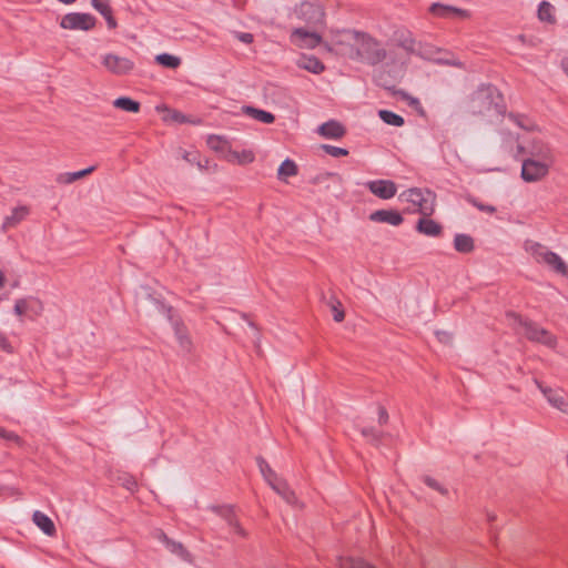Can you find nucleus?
Returning a JSON list of instances; mask_svg holds the SVG:
<instances>
[{"label": "nucleus", "mask_w": 568, "mask_h": 568, "mask_svg": "<svg viewBox=\"0 0 568 568\" xmlns=\"http://www.w3.org/2000/svg\"><path fill=\"white\" fill-rule=\"evenodd\" d=\"M243 111L246 115L262 123L271 124L275 121L273 113L256 109L254 106H245Z\"/></svg>", "instance_id": "nucleus-27"}, {"label": "nucleus", "mask_w": 568, "mask_h": 568, "mask_svg": "<svg viewBox=\"0 0 568 568\" xmlns=\"http://www.w3.org/2000/svg\"><path fill=\"white\" fill-rule=\"evenodd\" d=\"M416 41L408 30H397L392 39L390 48L395 50V48L403 49L407 55L415 52ZM396 53V51H394Z\"/></svg>", "instance_id": "nucleus-14"}, {"label": "nucleus", "mask_w": 568, "mask_h": 568, "mask_svg": "<svg viewBox=\"0 0 568 568\" xmlns=\"http://www.w3.org/2000/svg\"><path fill=\"white\" fill-rule=\"evenodd\" d=\"M173 119H174L175 121L183 122V121H184V115H182L181 113H179V112H176V111H175V112L173 113Z\"/></svg>", "instance_id": "nucleus-51"}, {"label": "nucleus", "mask_w": 568, "mask_h": 568, "mask_svg": "<svg viewBox=\"0 0 568 568\" xmlns=\"http://www.w3.org/2000/svg\"><path fill=\"white\" fill-rule=\"evenodd\" d=\"M338 567L339 568H375L374 566L365 562L361 558H354V557H341L338 559Z\"/></svg>", "instance_id": "nucleus-34"}, {"label": "nucleus", "mask_w": 568, "mask_h": 568, "mask_svg": "<svg viewBox=\"0 0 568 568\" xmlns=\"http://www.w3.org/2000/svg\"><path fill=\"white\" fill-rule=\"evenodd\" d=\"M30 213V209L27 205L17 206L11 211V214L8 215L2 224V230L7 232L8 230L17 226L20 222H22Z\"/></svg>", "instance_id": "nucleus-21"}, {"label": "nucleus", "mask_w": 568, "mask_h": 568, "mask_svg": "<svg viewBox=\"0 0 568 568\" xmlns=\"http://www.w3.org/2000/svg\"><path fill=\"white\" fill-rule=\"evenodd\" d=\"M257 462L260 469L264 478L267 480V483L272 485V483L276 481L278 477L275 474V471L268 466V464L263 458H258Z\"/></svg>", "instance_id": "nucleus-38"}, {"label": "nucleus", "mask_w": 568, "mask_h": 568, "mask_svg": "<svg viewBox=\"0 0 568 568\" xmlns=\"http://www.w3.org/2000/svg\"><path fill=\"white\" fill-rule=\"evenodd\" d=\"M318 133L324 138L341 139L345 134V129L337 121H328L318 128Z\"/></svg>", "instance_id": "nucleus-24"}, {"label": "nucleus", "mask_w": 568, "mask_h": 568, "mask_svg": "<svg viewBox=\"0 0 568 568\" xmlns=\"http://www.w3.org/2000/svg\"><path fill=\"white\" fill-rule=\"evenodd\" d=\"M207 145L211 150L220 153L223 159H225V153H227V151L231 149L226 140L216 135L209 136Z\"/></svg>", "instance_id": "nucleus-32"}, {"label": "nucleus", "mask_w": 568, "mask_h": 568, "mask_svg": "<svg viewBox=\"0 0 568 568\" xmlns=\"http://www.w3.org/2000/svg\"><path fill=\"white\" fill-rule=\"evenodd\" d=\"M327 176L328 178H338V179H341L339 175L336 174V173H327Z\"/></svg>", "instance_id": "nucleus-55"}, {"label": "nucleus", "mask_w": 568, "mask_h": 568, "mask_svg": "<svg viewBox=\"0 0 568 568\" xmlns=\"http://www.w3.org/2000/svg\"><path fill=\"white\" fill-rule=\"evenodd\" d=\"M322 36L314 29L295 28L290 36L292 44L300 49H314L322 43Z\"/></svg>", "instance_id": "nucleus-8"}, {"label": "nucleus", "mask_w": 568, "mask_h": 568, "mask_svg": "<svg viewBox=\"0 0 568 568\" xmlns=\"http://www.w3.org/2000/svg\"><path fill=\"white\" fill-rule=\"evenodd\" d=\"M173 329L181 351L190 354L193 351V342L187 327L183 322L174 321Z\"/></svg>", "instance_id": "nucleus-16"}, {"label": "nucleus", "mask_w": 568, "mask_h": 568, "mask_svg": "<svg viewBox=\"0 0 568 568\" xmlns=\"http://www.w3.org/2000/svg\"><path fill=\"white\" fill-rule=\"evenodd\" d=\"M298 173L297 165L294 161L286 159L278 168V179L284 180L285 178L295 176Z\"/></svg>", "instance_id": "nucleus-35"}, {"label": "nucleus", "mask_w": 568, "mask_h": 568, "mask_svg": "<svg viewBox=\"0 0 568 568\" xmlns=\"http://www.w3.org/2000/svg\"><path fill=\"white\" fill-rule=\"evenodd\" d=\"M369 220L377 223H387L398 226L403 223L402 214L395 210H377L369 215Z\"/></svg>", "instance_id": "nucleus-17"}, {"label": "nucleus", "mask_w": 568, "mask_h": 568, "mask_svg": "<svg viewBox=\"0 0 568 568\" xmlns=\"http://www.w3.org/2000/svg\"><path fill=\"white\" fill-rule=\"evenodd\" d=\"M94 170H95L94 166H90L88 169H84V170H81L78 172L61 173L57 176L55 181L59 184H71V183L75 182L77 180H80V179L91 174Z\"/></svg>", "instance_id": "nucleus-26"}, {"label": "nucleus", "mask_w": 568, "mask_h": 568, "mask_svg": "<svg viewBox=\"0 0 568 568\" xmlns=\"http://www.w3.org/2000/svg\"><path fill=\"white\" fill-rule=\"evenodd\" d=\"M301 13L303 16L311 14L313 18L314 27L324 23V11L317 4H313L310 2L302 3Z\"/></svg>", "instance_id": "nucleus-25"}, {"label": "nucleus", "mask_w": 568, "mask_h": 568, "mask_svg": "<svg viewBox=\"0 0 568 568\" xmlns=\"http://www.w3.org/2000/svg\"><path fill=\"white\" fill-rule=\"evenodd\" d=\"M525 248L536 263L547 265L557 274L568 277V265L558 254L550 251L547 246L537 242H526Z\"/></svg>", "instance_id": "nucleus-3"}, {"label": "nucleus", "mask_w": 568, "mask_h": 568, "mask_svg": "<svg viewBox=\"0 0 568 568\" xmlns=\"http://www.w3.org/2000/svg\"><path fill=\"white\" fill-rule=\"evenodd\" d=\"M504 109L503 95L490 84L478 88L468 101V111L477 116H498L504 113Z\"/></svg>", "instance_id": "nucleus-2"}, {"label": "nucleus", "mask_w": 568, "mask_h": 568, "mask_svg": "<svg viewBox=\"0 0 568 568\" xmlns=\"http://www.w3.org/2000/svg\"><path fill=\"white\" fill-rule=\"evenodd\" d=\"M454 247L459 253H470L475 247L474 240L467 234H456L454 237Z\"/></svg>", "instance_id": "nucleus-29"}, {"label": "nucleus", "mask_w": 568, "mask_h": 568, "mask_svg": "<svg viewBox=\"0 0 568 568\" xmlns=\"http://www.w3.org/2000/svg\"><path fill=\"white\" fill-rule=\"evenodd\" d=\"M362 435L371 440L378 442L382 437V432L373 427H364L362 429Z\"/></svg>", "instance_id": "nucleus-43"}, {"label": "nucleus", "mask_w": 568, "mask_h": 568, "mask_svg": "<svg viewBox=\"0 0 568 568\" xmlns=\"http://www.w3.org/2000/svg\"><path fill=\"white\" fill-rule=\"evenodd\" d=\"M298 68L314 74H321L325 70L324 63L314 55L302 54L296 61Z\"/></svg>", "instance_id": "nucleus-20"}, {"label": "nucleus", "mask_w": 568, "mask_h": 568, "mask_svg": "<svg viewBox=\"0 0 568 568\" xmlns=\"http://www.w3.org/2000/svg\"><path fill=\"white\" fill-rule=\"evenodd\" d=\"M429 12L433 16H435L437 18H443V19H449V18H454V17H457L459 19H469L471 16L468 10L456 8L453 6L443 4V3H433L429 7Z\"/></svg>", "instance_id": "nucleus-11"}, {"label": "nucleus", "mask_w": 568, "mask_h": 568, "mask_svg": "<svg viewBox=\"0 0 568 568\" xmlns=\"http://www.w3.org/2000/svg\"><path fill=\"white\" fill-rule=\"evenodd\" d=\"M388 422V413L385 407H378V423L379 425H385Z\"/></svg>", "instance_id": "nucleus-48"}, {"label": "nucleus", "mask_w": 568, "mask_h": 568, "mask_svg": "<svg viewBox=\"0 0 568 568\" xmlns=\"http://www.w3.org/2000/svg\"><path fill=\"white\" fill-rule=\"evenodd\" d=\"M424 483L430 487L432 489H435L437 491H439L442 495H446L447 494V489L444 488L436 479L429 477V476H425L423 478Z\"/></svg>", "instance_id": "nucleus-42"}, {"label": "nucleus", "mask_w": 568, "mask_h": 568, "mask_svg": "<svg viewBox=\"0 0 568 568\" xmlns=\"http://www.w3.org/2000/svg\"><path fill=\"white\" fill-rule=\"evenodd\" d=\"M400 197L416 207L423 216H432L436 206V194L428 189H409Z\"/></svg>", "instance_id": "nucleus-4"}, {"label": "nucleus", "mask_w": 568, "mask_h": 568, "mask_svg": "<svg viewBox=\"0 0 568 568\" xmlns=\"http://www.w3.org/2000/svg\"><path fill=\"white\" fill-rule=\"evenodd\" d=\"M508 119L514 122L515 124H517L519 128L524 129V130H531L534 124L532 122L530 121V119H528L527 116L525 115H521V114H514V113H510L508 115Z\"/></svg>", "instance_id": "nucleus-39"}, {"label": "nucleus", "mask_w": 568, "mask_h": 568, "mask_svg": "<svg viewBox=\"0 0 568 568\" xmlns=\"http://www.w3.org/2000/svg\"><path fill=\"white\" fill-rule=\"evenodd\" d=\"M212 510L220 515L236 535L242 538L247 537L246 530L241 526L233 507L231 506H213Z\"/></svg>", "instance_id": "nucleus-12"}, {"label": "nucleus", "mask_w": 568, "mask_h": 568, "mask_svg": "<svg viewBox=\"0 0 568 568\" xmlns=\"http://www.w3.org/2000/svg\"><path fill=\"white\" fill-rule=\"evenodd\" d=\"M155 61L160 65H162L164 68H169V69H176L181 64V59L180 58H178L175 55H171L169 53L158 54L155 57Z\"/></svg>", "instance_id": "nucleus-36"}, {"label": "nucleus", "mask_w": 568, "mask_h": 568, "mask_svg": "<svg viewBox=\"0 0 568 568\" xmlns=\"http://www.w3.org/2000/svg\"><path fill=\"white\" fill-rule=\"evenodd\" d=\"M335 45L339 52L352 60L376 65L382 62L396 65L404 63L394 50H386L381 41L366 32L348 30L338 36Z\"/></svg>", "instance_id": "nucleus-1"}, {"label": "nucleus", "mask_w": 568, "mask_h": 568, "mask_svg": "<svg viewBox=\"0 0 568 568\" xmlns=\"http://www.w3.org/2000/svg\"><path fill=\"white\" fill-rule=\"evenodd\" d=\"M209 160H202V168H199L200 170H209Z\"/></svg>", "instance_id": "nucleus-52"}, {"label": "nucleus", "mask_w": 568, "mask_h": 568, "mask_svg": "<svg viewBox=\"0 0 568 568\" xmlns=\"http://www.w3.org/2000/svg\"><path fill=\"white\" fill-rule=\"evenodd\" d=\"M551 166L539 160L527 158L523 161L521 178L529 183L541 181L549 174Z\"/></svg>", "instance_id": "nucleus-7"}, {"label": "nucleus", "mask_w": 568, "mask_h": 568, "mask_svg": "<svg viewBox=\"0 0 568 568\" xmlns=\"http://www.w3.org/2000/svg\"><path fill=\"white\" fill-rule=\"evenodd\" d=\"M333 316H334V321L339 323V322H343L344 318H345V313L342 308H339L338 306L334 305L333 306Z\"/></svg>", "instance_id": "nucleus-49"}, {"label": "nucleus", "mask_w": 568, "mask_h": 568, "mask_svg": "<svg viewBox=\"0 0 568 568\" xmlns=\"http://www.w3.org/2000/svg\"><path fill=\"white\" fill-rule=\"evenodd\" d=\"M101 63L105 71L116 77H122L131 73L135 67L133 60L126 57H121L115 53L103 54L101 57Z\"/></svg>", "instance_id": "nucleus-6"}, {"label": "nucleus", "mask_w": 568, "mask_h": 568, "mask_svg": "<svg viewBox=\"0 0 568 568\" xmlns=\"http://www.w3.org/2000/svg\"><path fill=\"white\" fill-rule=\"evenodd\" d=\"M538 19L542 22L555 23V8L548 1H541L538 7Z\"/></svg>", "instance_id": "nucleus-33"}, {"label": "nucleus", "mask_w": 568, "mask_h": 568, "mask_svg": "<svg viewBox=\"0 0 568 568\" xmlns=\"http://www.w3.org/2000/svg\"><path fill=\"white\" fill-rule=\"evenodd\" d=\"M528 158L532 160H539L540 162L547 163L549 165H554L556 161L552 149L547 143L541 141L532 143Z\"/></svg>", "instance_id": "nucleus-15"}, {"label": "nucleus", "mask_w": 568, "mask_h": 568, "mask_svg": "<svg viewBox=\"0 0 568 568\" xmlns=\"http://www.w3.org/2000/svg\"><path fill=\"white\" fill-rule=\"evenodd\" d=\"M367 189L377 197L388 200L397 192L396 184L389 180H375L366 183Z\"/></svg>", "instance_id": "nucleus-13"}, {"label": "nucleus", "mask_w": 568, "mask_h": 568, "mask_svg": "<svg viewBox=\"0 0 568 568\" xmlns=\"http://www.w3.org/2000/svg\"><path fill=\"white\" fill-rule=\"evenodd\" d=\"M33 524L49 537L57 535V528L52 519L40 510H36L32 515Z\"/></svg>", "instance_id": "nucleus-19"}, {"label": "nucleus", "mask_w": 568, "mask_h": 568, "mask_svg": "<svg viewBox=\"0 0 568 568\" xmlns=\"http://www.w3.org/2000/svg\"><path fill=\"white\" fill-rule=\"evenodd\" d=\"M537 387L540 389L547 402L562 414L568 415V398L564 397L551 387L544 386L539 381H535Z\"/></svg>", "instance_id": "nucleus-10"}, {"label": "nucleus", "mask_w": 568, "mask_h": 568, "mask_svg": "<svg viewBox=\"0 0 568 568\" xmlns=\"http://www.w3.org/2000/svg\"><path fill=\"white\" fill-rule=\"evenodd\" d=\"M184 160H186L191 164H196L199 168H202V159L197 152H185L183 155Z\"/></svg>", "instance_id": "nucleus-44"}, {"label": "nucleus", "mask_w": 568, "mask_h": 568, "mask_svg": "<svg viewBox=\"0 0 568 568\" xmlns=\"http://www.w3.org/2000/svg\"><path fill=\"white\" fill-rule=\"evenodd\" d=\"M429 217L430 216H423L419 219L416 224V230L427 236H440L443 233V226Z\"/></svg>", "instance_id": "nucleus-18"}, {"label": "nucleus", "mask_w": 568, "mask_h": 568, "mask_svg": "<svg viewBox=\"0 0 568 568\" xmlns=\"http://www.w3.org/2000/svg\"><path fill=\"white\" fill-rule=\"evenodd\" d=\"M113 106L131 113H138L141 109L140 102L128 97H120L115 99L113 101Z\"/></svg>", "instance_id": "nucleus-30"}, {"label": "nucleus", "mask_w": 568, "mask_h": 568, "mask_svg": "<svg viewBox=\"0 0 568 568\" xmlns=\"http://www.w3.org/2000/svg\"><path fill=\"white\" fill-rule=\"evenodd\" d=\"M322 148L325 150V152L327 154L335 156V158L346 156L348 154V151L343 148L327 145V144H324Z\"/></svg>", "instance_id": "nucleus-41"}, {"label": "nucleus", "mask_w": 568, "mask_h": 568, "mask_svg": "<svg viewBox=\"0 0 568 568\" xmlns=\"http://www.w3.org/2000/svg\"><path fill=\"white\" fill-rule=\"evenodd\" d=\"M0 437L7 440H13L19 445L22 443L21 438L16 433L8 432L2 427H0Z\"/></svg>", "instance_id": "nucleus-45"}, {"label": "nucleus", "mask_w": 568, "mask_h": 568, "mask_svg": "<svg viewBox=\"0 0 568 568\" xmlns=\"http://www.w3.org/2000/svg\"><path fill=\"white\" fill-rule=\"evenodd\" d=\"M33 310L32 302L26 298H20L14 304V313L18 316L27 315L30 311Z\"/></svg>", "instance_id": "nucleus-40"}, {"label": "nucleus", "mask_w": 568, "mask_h": 568, "mask_svg": "<svg viewBox=\"0 0 568 568\" xmlns=\"http://www.w3.org/2000/svg\"><path fill=\"white\" fill-rule=\"evenodd\" d=\"M378 115L379 118L386 123V124H389V125H394V126H402L404 124V119L403 116L392 112V111H388V110H381L378 112Z\"/></svg>", "instance_id": "nucleus-37"}, {"label": "nucleus", "mask_w": 568, "mask_h": 568, "mask_svg": "<svg viewBox=\"0 0 568 568\" xmlns=\"http://www.w3.org/2000/svg\"><path fill=\"white\" fill-rule=\"evenodd\" d=\"M6 284V277L4 274L0 271V288L3 287Z\"/></svg>", "instance_id": "nucleus-53"}, {"label": "nucleus", "mask_w": 568, "mask_h": 568, "mask_svg": "<svg viewBox=\"0 0 568 568\" xmlns=\"http://www.w3.org/2000/svg\"><path fill=\"white\" fill-rule=\"evenodd\" d=\"M163 541L166 544V547L172 552L179 555L183 560L192 562V555L181 542L173 541L169 539L165 535H163Z\"/></svg>", "instance_id": "nucleus-31"}, {"label": "nucleus", "mask_w": 568, "mask_h": 568, "mask_svg": "<svg viewBox=\"0 0 568 568\" xmlns=\"http://www.w3.org/2000/svg\"><path fill=\"white\" fill-rule=\"evenodd\" d=\"M252 39H253V37L250 33H243L241 37V40L244 42H247V43L252 42Z\"/></svg>", "instance_id": "nucleus-50"}, {"label": "nucleus", "mask_w": 568, "mask_h": 568, "mask_svg": "<svg viewBox=\"0 0 568 568\" xmlns=\"http://www.w3.org/2000/svg\"><path fill=\"white\" fill-rule=\"evenodd\" d=\"M59 1L67 3V4H71V3L75 2V0H59Z\"/></svg>", "instance_id": "nucleus-54"}, {"label": "nucleus", "mask_w": 568, "mask_h": 568, "mask_svg": "<svg viewBox=\"0 0 568 568\" xmlns=\"http://www.w3.org/2000/svg\"><path fill=\"white\" fill-rule=\"evenodd\" d=\"M254 159V153L250 150L237 151L230 149V151L225 153L224 160L232 164L245 165L252 163Z\"/></svg>", "instance_id": "nucleus-23"}, {"label": "nucleus", "mask_w": 568, "mask_h": 568, "mask_svg": "<svg viewBox=\"0 0 568 568\" xmlns=\"http://www.w3.org/2000/svg\"><path fill=\"white\" fill-rule=\"evenodd\" d=\"M471 203L474 206H476L478 210L480 211H484V212H487L489 214H494L496 212V207L493 206V205H487V204H483V203H479L478 201L476 200H471Z\"/></svg>", "instance_id": "nucleus-46"}, {"label": "nucleus", "mask_w": 568, "mask_h": 568, "mask_svg": "<svg viewBox=\"0 0 568 568\" xmlns=\"http://www.w3.org/2000/svg\"><path fill=\"white\" fill-rule=\"evenodd\" d=\"M519 333L523 334L529 341L544 344L548 347L556 346V337L550 332L540 327L536 323L519 318Z\"/></svg>", "instance_id": "nucleus-5"}, {"label": "nucleus", "mask_w": 568, "mask_h": 568, "mask_svg": "<svg viewBox=\"0 0 568 568\" xmlns=\"http://www.w3.org/2000/svg\"><path fill=\"white\" fill-rule=\"evenodd\" d=\"M271 487L288 504H294L296 501L294 491L290 489L284 480L277 478L276 481L272 483Z\"/></svg>", "instance_id": "nucleus-28"}, {"label": "nucleus", "mask_w": 568, "mask_h": 568, "mask_svg": "<svg viewBox=\"0 0 568 568\" xmlns=\"http://www.w3.org/2000/svg\"><path fill=\"white\" fill-rule=\"evenodd\" d=\"M0 348L7 353H12V346L8 338L0 333Z\"/></svg>", "instance_id": "nucleus-47"}, {"label": "nucleus", "mask_w": 568, "mask_h": 568, "mask_svg": "<svg viewBox=\"0 0 568 568\" xmlns=\"http://www.w3.org/2000/svg\"><path fill=\"white\" fill-rule=\"evenodd\" d=\"M92 7L100 12L106 21L109 29H115L118 27L116 20L113 17L112 9L110 7V0H91Z\"/></svg>", "instance_id": "nucleus-22"}, {"label": "nucleus", "mask_w": 568, "mask_h": 568, "mask_svg": "<svg viewBox=\"0 0 568 568\" xmlns=\"http://www.w3.org/2000/svg\"><path fill=\"white\" fill-rule=\"evenodd\" d=\"M97 20L90 13L71 12L62 17L60 26L68 30L89 31L95 27Z\"/></svg>", "instance_id": "nucleus-9"}]
</instances>
